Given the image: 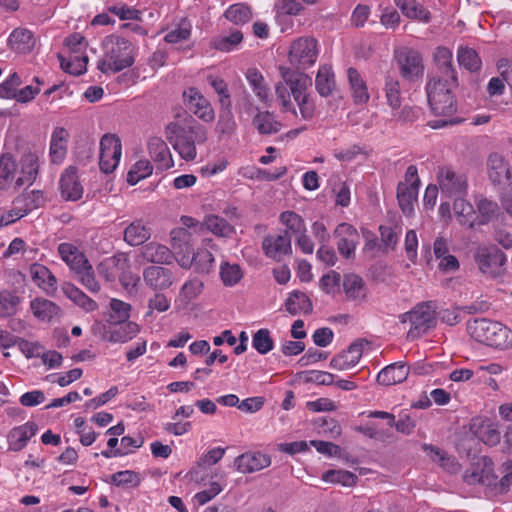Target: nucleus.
<instances>
[{"mask_svg": "<svg viewBox=\"0 0 512 512\" xmlns=\"http://www.w3.org/2000/svg\"><path fill=\"white\" fill-rule=\"evenodd\" d=\"M477 208L479 212L478 224H486L497 218L499 214L498 204L486 198L480 199L478 201Z\"/></svg>", "mask_w": 512, "mask_h": 512, "instance_id": "57", "label": "nucleus"}, {"mask_svg": "<svg viewBox=\"0 0 512 512\" xmlns=\"http://www.w3.org/2000/svg\"><path fill=\"white\" fill-rule=\"evenodd\" d=\"M343 290L348 300L362 301L366 297L364 280L356 274H346L344 276Z\"/></svg>", "mask_w": 512, "mask_h": 512, "instance_id": "31", "label": "nucleus"}, {"mask_svg": "<svg viewBox=\"0 0 512 512\" xmlns=\"http://www.w3.org/2000/svg\"><path fill=\"white\" fill-rule=\"evenodd\" d=\"M234 464L241 473H253L268 467L271 464V459L261 452H248L238 456Z\"/></svg>", "mask_w": 512, "mask_h": 512, "instance_id": "20", "label": "nucleus"}, {"mask_svg": "<svg viewBox=\"0 0 512 512\" xmlns=\"http://www.w3.org/2000/svg\"><path fill=\"white\" fill-rule=\"evenodd\" d=\"M17 170L16 160L11 153L0 156V189H7L14 179Z\"/></svg>", "mask_w": 512, "mask_h": 512, "instance_id": "41", "label": "nucleus"}, {"mask_svg": "<svg viewBox=\"0 0 512 512\" xmlns=\"http://www.w3.org/2000/svg\"><path fill=\"white\" fill-rule=\"evenodd\" d=\"M315 87L322 97H328L332 94L335 88V80L330 67L324 65L319 68L315 79Z\"/></svg>", "mask_w": 512, "mask_h": 512, "instance_id": "40", "label": "nucleus"}, {"mask_svg": "<svg viewBox=\"0 0 512 512\" xmlns=\"http://www.w3.org/2000/svg\"><path fill=\"white\" fill-rule=\"evenodd\" d=\"M236 129L232 106H221L216 132L221 136L230 137Z\"/></svg>", "mask_w": 512, "mask_h": 512, "instance_id": "46", "label": "nucleus"}, {"mask_svg": "<svg viewBox=\"0 0 512 512\" xmlns=\"http://www.w3.org/2000/svg\"><path fill=\"white\" fill-rule=\"evenodd\" d=\"M457 76H433L426 84L428 103L435 115L451 116L456 112V100L453 94L458 87Z\"/></svg>", "mask_w": 512, "mask_h": 512, "instance_id": "4", "label": "nucleus"}, {"mask_svg": "<svg viewBox=\"0 0 512 512\" xmlns=\"http://www.w3.org/2000/svg\"><path fill=\"white\" fill-rule=\"evenodd\" d=\"M437 179L442 193L448 197L463 196L467 191V177L450 166L439 167Z\"/></svg>", "mask_w": 512, "mask_h": 512, "instance_id": "11", "label": "nucleus"}, {"mask_svg": "<svg viewBox=\"0 0 512 512\" xmlns=\"http://www.w3.org/2000/svg\"><path fill=\"white\" fill-rule=\"evenodd\" d=\"M317 55V40L311 37H300L292 42L288 59L297 70H305L316 62Z\"/></svg>", "mask_w": 512, "mask_h": 512, "instance_id": "8", "label": "nucleus"}, {"mask_svg": "<svg viewBox=\"0 0 512 512\" xmlns=\"http://www.w3.org/2000/svg\"><path fill=\"white\" fill-rule=\"evenodd\" d=\"M252 346L259 354L264 355L270 352L274 347V341L270 336V331L262 328L254 333Z\"/></svg>", "mask_w": 512, "mask_h": 512, "instance_id": "58", "label": "nucleus"}, {"mask_svg": "<svg viewBox=\"0 0 512 512\" xmlns=\"http://www.w3.org/2000/svg\"><path fill=\"white\" fill-rule=\"evenodd\" d=\"M487 172L490 181L494 185H505L511 180V168L505 158L498 154L492 153L487 159Z\"/></svg>", "mask_w": 512, "mask_h": 512, "instance_id": "17", "label": "nucleus"}, {"mask_svg": "<svg viewBox=\"0 0 512 512\" xmlns=\"http://www.w3.org/2000/svg\"><path fill=\"white\" fill-rule=\"evenodd\" d=\"M203 224L209 231L220 237H229L235 231L234 227L227 220L217 215L206 216Z\"/></svg>", "mask_w": 512, "mask_h": 512, "instance_id": "45", "label": "nucleus"}, {"mask_svg": "<svg viewBox=\"0 0 512 512\" xmlns=\"http://www.w3.org/2000/svg\"><path fill=\"white\" fill-rule=\"evenodd\" d=\"M30 273L32 279L37 282L39 286L46 285L47 287H54L57 283L56 277L42 264H32Z\"/></svg>", "mask_w": 512, "mask_h": 512, "instance_id": "56", "label": "nucleus"}, {"mask_svg": "<svg viewBox=\"0 0 512 512\" xmlns=\"http://www.w3.org/2000/svg\"><path fill=\"white\" fill-rule=\"evenodd\" d=\"M220 277L225 286H234L243 278V271L238 264L224 262L220 266Z\"/></svg>", "mask_w": 512, "mask_h": 512, "instance_id": "55", "label": "nucleus"}, {"mask_svg": "<svg viewBox=\"0 0 512 512\" xmlns=\"http://www.w3.org/2000/svg\"><path fill=\"white\" fill-rule=\"evenodd\" d=\"M111 482L116 486L136 487L140 484L138 474L131 470L119 471L111 476Z\"/></svg>", "mask_w": 512, "mask_h": 512, "instance_id": "62", "label": "nucleus"}, {"mask_svg": "<svg viewBox=\"0 0 512 512\" xmlns=\"http://www.w3.org/2000/svg\"><path fill=\"white\" fill-rule=\"evenodd\" d=\"M39 158L33 152H26L20 160V176L15 181V187L20 188L23 185H31L37 178L39 171Z\"/></svg>", "mask_w": 512, "mask_h": 512, "instance_id": "21", "label": "nucleus"}, {"mask_svg": "<svg viewBox=\"0 0 512 512\" xmlns=\"http://www.w3.org/2000/svg\"><path fill=\"white\" fill-rule=\"evenodd\" d=\"M62 291L65 296L86 312H91L98 308V304L93 299L70 282L63 283Z\"/></svg>", "mask_w": 512, "mask_h": 512, "instance_id": "32", "label": "nucleus"}, {"mask_svg": "<svg viewBox=\"0 0 512 512\" xmlns=\"http://www.w3.org/2000/svg\"><path fill=\"white\" fill-rule=\"evenodd\" d=\"M148 151L151 158L161 169H168L173 166L170 150L163 139L151 137L148 141Z\"/></svg>", "mask_w": 512, "mask_h": 512, "instance_id": "26", "label": "nucleus"}, {"mask_svg": "<svg viewBox=\"0 0 512 512\" xmlns=\"http://www.w3.org/2000/svg\"><path fill=\"white\" fill-rule=\"evenodd\" d=\"M151 237L148 227L142 220H135L124 230V241L130 246H139L144 244Z\"/></svg>", "mask_w": 512, "mask_h": 512, "instance_id": "29", "label": "nucleus"}, {"mask_svg": "<svg viewBox=\"0 0 512 512\" xmlns=\"http://www.w3.org/2000/svg\"><path fill=\"white\" fill-rule=\"evenodd\" d=\"M243 40V33L240 30H234L229 35L216 37L212 41V46L221 52H230L236 48Z\"/></svg>", "mask_w": 512, "mask_h": 512, "instance_id": "50", "label": "nucleus"}, {"mask_svg": "<svg viewBox=\"0 0 512 512\" xmlns=\"http://www.w3.org/2000/svg\"><path fill=\"white\" fill-rule=\"evenodd\" d=\"M396 6L401 12L410 19L418 20L423 23H429L431 20L430 12L416 0H394Z\"/></svg>", "mask_w": 512, "mask_h": 512, "instance_id": "30", "label": "nucleus"}, {"mask_svg": "<svg viewBox=\"0 0 512 512\" xmlns=\"http://www.w3.org/2000/svg\"><path fill=\"white\" fill-rule=\"evenodd\" d=\"M20 298L9 290L0 292V317L6 318L16 314Z\"/></svg>", "mask_w": 512, "mask_h": 512, "instance_id": "52", "label": "nucleus"}, {"mask_svg": "<svg viewBox=\"0 0 512 512\" xmlns=\"http://www.w3.org/2000/svg\"><path fill=\"white\" fill-rule=\"evenodd\" d=\"M473 260L482 274L496 278L504 273L507 257L495 245H480L473 252Z\"/></svg>", "mask_w": 512, "mask_h": 512, "instance_id": "7", "label": "nucleus"}, {"mask_svg": "<svg viewBox=\"0 0 512 512\" xmlns=\"http://www.w3.org/2000/svg\"><path fill=\"white\" fill-rule=\"evenodd\" d=\"M423 449L434 461H439L441 465L446 467L450 472H455L458 469V464L455 462V460L448 457L447 454L440 448L425 444Z\"/></svg>", "mask_w": 512, "mask_h": 512, "instance_id": "60", "label": "nucleus"}, {"mask_svg": "<svg viewBox=\"0 0 512 512\" xmlns=\"http://www.w3.org/2000/svg\"><path fill=\"white\" fill-rule=\"evenodd\" d=\"M143 279L147 286L156 291L168 289L174 281L170 269L162 266H148L143 271Z\"/></svg>", "mask_w": 512, "mask_h": 512, "instance_id": "19", "label": "nucleus"}, {"mask_svg": "<svg viewBox=\"0 0 512 512\" xmlns=\"http://www.w3.org/2000/svg\"><path fill=\"white\" fill-rule=\"evenodd\" d=\"M58 59L62 70L69 74L81 75L86 71L88 56H75L74 59L66 61L61 54H58Z\"/></svg>", "mask_w": 512, "mask_h": 512, "instance_id": "59", "label": "nucleus"}, {"mask_svg": "<svg viewBox=\"0 0 512 512\" xmlns=\"http://www.w3.org/2000/svg\"><path fill=\"white\" fill-rule=\"evenodd\" d=\"M280 222L286 226V230L300 235L306 232V226L303 218L294 211H284L280 214Z\"/></svg>", "mask_w": 512, "mask_h": 512, "instance_id": "53", "label": "nucleus"}, {"mask_svg": "<svg viewBox=\"0 0 512 512\" xmlns=\"http://www.w3.org/2000/svg\"><path fill=\"white\" fill-rule=\"evenodd\" d=\"M141 256L150 263L170 264L174 259V253L165 245L157 242H149L141 249Z\"/></svg>", "mask_w": 512, "mask_h": 512, "instance_id": "25", "label": "nucleus"}, {"mask_svg": "<svg viewBox=\"0 0 512 512\" xmlns=\"http://www.w3.org/2000/svg\"><path fill=\"white\" fill-rule=\"evenodd\" d=\"M369 342L365 339L354 341L347 350L339 353L331 359L330 366L336 370H348L354 367L362 357L364 345Z\"/></svg>", "mask_w": 512, "mask_h": 512, "instance_id": "14", "label": "nucleus"}, {"mask_svg": "<svg viewBox=\"0 0 512 512\" xmlns=\"http://www.w3.org/2000/svg\"><path fill=\"white\" fill-rule=\"evenodd\" d=\"M434 61L439 75L442 77L457 76L455 67L452 64V52L450 49L439 46L434 53Z\"/></svg>", "mask_w": 512, "mask_h": 512, "instance_id": "36", "label": "nucleus"}, {"mask_svg": "<svg viewBox=\"0 0 512 512\" xmlns=\"http://www.w3.org/2000/svg\"><path fill=\"white\" fill-rule=\"evenodd\" d=\"M224 16L235 25H243L252 19V11L249 6L238 3L231 5Z\"/></svg>", "mask_w": 512, "mask_h": 512, "instance_id": "47", "label": "nucleus"}, {"mask_svg": "<svg viewBox=\"0 0 512 512\" xmlns=\"http://www.w3.org/2000/svg\"><path fill=\"white\" fill-rule=\"evenodd\" d=\"M9 43L14 51L25 54L33 49L35 40L31 31L17 28L11 33Z\"/></svg>", "mask_w": 512, "mask_h": 512, "instance_id": "33", "label": "nucleus"}, {"mask_svg": "<svg viewBox=\"0 0 512 512\" xmlns=\"http://www.w3.org/2000/svg\"><path fill=\"white\" fill-rule=\"evenodd\" d=\"M191 35L190 25L183 20L175 29L169 31L164 40L167 43H178L183 40H187Z\"/></svg>", "mask_w": 512, "mask_h": 512, "instance_id": "64", "label": "nucleus"}, {"mask_svg": "<svg viewBox=\"0 0 512 512\" xmlns=\"http://www.w3.org/2000/svg\"><path fill=\"white\" fill-rule=\"evenodd\" d=\"M396 63L402 78L409 82H415L424 74V64L419 52L403 48L395 53Z\"/></svg>", "mask_w": 512, "mask_h": 512, "instance_id": "9", "label": "nucleus"}, {"mask_svg": "<svg viewBox=\"0 0 512 512\" xmlns=\"http://www.w3.org/2000/svg\"><path fill=\"white\" fill-rule=\"evenodd\" d=\"M120 326L105 332L103 338L115 343H125L139 332V326L134 322L119 324Z\"/></svg>", "mask_w": 512, "mask_h": 512, "instance_id": "37", "label": "nucleus"}, {"mask_svg": "<svg viewBox=\"0 0 512 512\" xmlns=\"http://www.w3.org/2000/svg\"><path fill=\"white\" fill-rule=\"evenodd\" d=\"M385 96L388 105L392 109H398L401 106V89L397 79L387 76L385 79Z\"/></svg>", "mask_w": 512, "mask_h": 512, "instance_id": "54", "label": "nucleus"}, {"mask_svg": "<svg viewBox=\"0 0 512 512\" xmlns=\"http://www.w3.org/2000/svg\"><path fill=\"white\" fill-rule=\"evenodd\" d=\"M245 76L259 100L266 102L269 96V88L265 84L261 72L256 68H249Z\"/></svg>", "mask_w": 512, "mask_h": 512, "instance_id": "42", "label": "nucleus"}, {"mask_svg": "<svg viewBox=\"0 0 512 512\" xmlns=\"http://www.w3.org/2000/svg\"><path fill=\"white\" fill-rule=\"evenodd\" d=\"M325 482L341 484L345 487H352L356 484L357 476L346 470H328L322 475Z\"/></svg>", "mask_w": 512, "mask_h": 512, "instance_id": "51", "label": "nucleus"}, {"mask_svg": "<svg viewBox=\"0 0 512 512\" xmlns=\"http://www.w3.org/2000/svg\"><path fill=\"white\" fill-rule=\"evenodd\" d=\"M334 235L339 238L337 242L339 253L347 259L352 258L360 240L357 229L349 223H341L334 230Z\"/></svg>", "mask_w": 512, "mask_h": 512, "instance_id": "13", "label": "nucleus"}, {"mask_svg": "<svg viewBox=\"0 0 512 512\" xmlns=\"http://www.w3.org/2000/svg\"><path fill=\"white\" fill-rule=\"evenodd\" d=\"M467 331L477 342L497 349L512 346V331L500 322L476 318L467 323Z\"/></svg>", "mask_w": 512, "mask_h": 512, "instance_id": "5", "label": "nucleus"}, {"mask_svg": "<svg viewBox=\"0 0 512 512\" xmlns=\"http://www.w3.org/2000/svg\"><path fill=\"white\" fill-rule=\"evenodd\" d=\"M183 97L189 110L199 119L204 122L214 120L215 114L210 102L196 88H189L184 92Z\"/></svg>", "mask_w": 512, "mask_h": 512, "instance_id": "15", "label": "nucleus"}, {"mask_svg": "<svg viewBox=\"0 0 512 512\" xmlns=\"http://www.w3.org/2000/svg\"><path fill=\"white\" fill-rule=\"evenodd\" d=\"M418 189L409 187L407 183L400 182L397 186V199L402 212L409 216L414 210V201H416Z\"/></svg>", "mask_w": 512, "mask_h": 512, "instance_id": "39", "label": "nucleus"}, {"mask_svg": "<svg viewBox=\"0 0 512 512\" xmlns=\"http://www.w3.org/2000/svg\"><path fill=\"white\" fill-rule=\"evenodd\" d=\"M207 82L218 94L221 106H232L228 86L222 78L209 75L207 77Z\"/></svg>", "mask_w": 512, "mask_h": 512, "instance_id": "61", "label": "nucleus"}, {"mask_svg": "<svg viewBox=\"0 0 512 512\" xmlns=\"http://www.w3.org/2000/svg\"><path fill=\"white\" fill-rule=\"evenodd\" d=\"M409 367L403 362H396L384 367L377 375V382L384 386L395 385L405 381Z\"/></svg>", "mask_w": 512, "mask_h": 512, "instance_id": "24", "label": "nucleus"}, {"mask_svg": "<svg viewBox=\"0 0 512 512\" xmlns=\"http://www.w3.org/2000/svg\"><path fill=\"white\" fill-rule=\"evenodd\" d=\"M37 430L38 426L34 422H27L24 425L14 427L7 436L9 449L15 452L22 450Z\"/></svg>", "mask_w": 512, "mask_h": 512, "instance_id": "22", "label": "nucleus"}, {"mask_svg": "<svg viewBox=\"0 0 512 512\" xmlns=\"http://www.w3.org/2000/svg\"><path fill=\"white\" fill-rule=\"evenodd\" d=\"M262 248L266 256L281 261L283 256L292 253L290 233L284 230L278 235H267L263 239Z\"/></svg>", "mask_w": 512, "mask_h": 512, "instance_id": "12", "label": "nucleus"}, {"mask_svg": "<svg viewBox=\"0 0 512 512\" xmlns=\"http://www.w3.org/2000/svg\"><path fill=\"white\" fill-rule=\"evenodd\" d=\"M185 254L178 260L182 267L193 266L195 271L201 274H208L214 265V256L206 248H199L196 252L187 243L179 245Z\"/></svg>", "mask_w": 512, "mask_h": 512, "instance_id": "10", "label": "nucleus"}, {"mask_svg": "<svg viewBox=\"0 0 512 512\" xmlns=\"http://www.w3.org/2000/svg\"><path fill=\"white\" fill-rule=\"evenodd\" d=\"M100 154L102 158L121 157V141L114 134H105L100 140Z\"/></svg>", "mask_w": 512, "mask_h": 512, "instance_id": "49", "label": "nucleus"}, {"mask_svg": "<svg viewBox=\"0 0 512 512\" xmlns=\"http://www.w3.org/2000/svg\"><path fill=\"white\" fill-rule=\"evenodd\" d=\"M68 137L69 133L65 128L56 127L54 129L50 142V156L53 163L59 164L64 160L67 154Z\"/></svg>", "mask_w": 512, "mask_h": 512, "instance_id": "28", "label": "nucleus"}, {"mask_svg": "<svg viewBox=\"0 0 512 512\" xmlns=\"http://www.w3.org/2000/svg\"><path fill=\"white\" fill-rule=\"evenodd\" d=\"M498 470L502 475L500 480L494 472L491 458L481 456L475 458L470 467L464 472L463 480L469 485L479 483L498 488L500 492H506L512 484V460L504 461Z\"/></svg>", "mask_w": 512, "mask_h": 512, "instance_id": "2", "label": "nucleus"}, {"mask_svg": "<svg viewBox=\"0 0 512 512\" xmlns=\"http://www.w3.org/2000/svg\"><path fill=\"white\" fill-rule=\"evenodd\" d=\"M280 72L294 100H300L301 96H308L306 91L312 85V80L307 74L284 67L280 68Z\"/></svg>", "mask_w": 512, "mask_h": 512, "instance_id": "16", "label": "nucleus"}, {"mask_svg": "<svg viewBox=\"0 0 512 512\" xmlns=\"http://www.w3.org/2000/svg\"><path fill=\"white\" fill-rule=\"evenodd\" d=\"M103 56L97 62V69L104 74L117 73L131 67L134 62L133 44L120 36H106L102 42Z\"/></svg>", "mask_w": 512, "mask_h": 512, "instance_id": "3", "label": "nucleus"}, {"mask_svg": "<svg viewBox=\"0 0 512 512\" xmlns=\"http://www.w3.org/2000/svg\"><path fill=\"white\" fill-rule=\"evenodd\" d=\"M61 196L66 201H77L82 197L83 187L79 182L77 168L69 166L60 178Z\"/></svg>", "mask_w": 512, "mask_h": 512, "instance_id": "18", "label": "nucleus"}, {"mask_svg": "<svg viewBox=\"0 0 512 512\" xmlns=\"http://www.w3.org/2000/svg\"><path fill=\"white\" fill-rule=\"evenodd\" d=\"M33 315L41 321H51L60 312V308L52 301L44 298H35L30 303Z\"/></svg>", "mask_w": 512, "mask_h": 512, "instance_id": "34", "label": "nucleus"}, {"mask_svg": "<svg viewBox=\"0 0 512 512\" xmlns=\"http://www.w3.org/2000/svg\"><path fill=\"white\" fill-rule=\"evenodd\" d=\"M77 276L81 284L91 293H98L100 291V284L95 279L94 271L90 264L83 271L78 272Z\"/></svg>", "mask_w": 512, "mask_h": 512, "instance_id": "63", "label": "nucleus"}, {"mask_svg": "<svg viewBox=\"0 0 512 512\" xmlns=\"http://www.w3.org/2000/svg\"><path fill=\"white\" fill-rule=\"evenodd\" d=\"M457 59L460 66L470 72H477L481 69L482 61L478 53L469 47H459L457 51Z\"/></svg>", "mask_w": 512, "mask_h": 512, "instance_id": "44", "label": "nucleus"}, {"mask_svg": "<svg viewBox=\"0 0 512 512\" xmlns=\"http://www.w3.org/2000/svg\"><path fill=\"white\" fill-rule=\"evenodd\" d=\"M110 313L107 321L113 325L127 323L130 317L131 305L119 299H111Z\"/></svg>", "mask_w": 512, "mask_h": 512, "instance_id": "43", "label": "nucleus"}, {"mask_svg": "<svg viewBox=\"0 0 512 512\" xmlns=\"http://www.w3.org/2000/svg\"><path fill=\"white\" fill-rule=\"evenodd\" d=\"M184 115L183 122L174 121L166 126L165 136L181 158L191 161L197 155L195 143H204L207 140V133L191 115L187 112H184Z\"/></svg>", "mask_w": 512, "mask_h": 512, "instance_id": "1", "label": "nucleus"}, {"mask_svg": "<svg viewBox=\"0 0 512 512\" xmlns=\"http://www.w3.org/2000/svg\"><path fill=\"white\" fill-rule=\"evenodd\" d=\"M252 124L261 135L276 134L283 126L275 114L269 111H258L252 119Z\"/></svg>", "mask_w": 512, "mask_h": 512, "instance_id": "27", "label": "nucleus"}, {"mask_svg": "<svg viewBox=\"0 0 512 512\" xmlns=\"http://www.w3.org/2000/svg\"><path fill=\"white\" fill-rule=\"evenodd\" d=\"M58 252L62 260L76 274L83 271V269L90 264L84 253L70 243H61L58 246Z\"/></svg>", "mask_w": 512, "mask_h": 512, "instance_id": "23", "label": "nucleus"}, {"mask_svg": "<svg viewBox=\"0 0 512 512\" xmlns=\"http://www.w3.org/2000/svg\"><path fill=\"white\" fill-rule=\"evenodd\" d=\"M348 80L355 103H366L369 100L367 86L360 73L353 67L347 70Z\"/></svg>", "mask_w": 512, "mask_h": 512, "instance_id": "38", "label": "nucleus"}, {"mask_svg": "<svg viewBox=\"0 0 512 512\" xmlns=\"http://www.w3.org/2000/svg\"><path fill=\"white\" fill-rule=\"evenodd\" d=\"M474 433L480 441L489 446L497 445L501 439V433L494 423H482Z\"/></svg>", "mask_w": 512, "mask_h": 512, "instance_id": "48", "label": "nucleus"}, {"mask_svg": "<svg viewBox=\"0 0 512 512\" xmlns=\"http://www.w3.org/2000/svg\"><path fill=\"white\" fill-rule=\"evenodd\" d=\"M285 308L292 315H296L300 312L309 314L313 310V304L304 292L293 291L285 302Z\"/></svg>", "mask_w": 512, "mask_h": 512, "instance_id": "35", "label": "nucleus"}, {"mask_svg": "<svg viewBox=\"0 0 512 512\" xmlns=\"http://www.w3.org/2000/svg\"><path fill=\"white\" fill-rule=\"evenodd\" d=\"M401 323L409 322L411 328L407 333L410 339H416L436 326L437 320L432 302H423L416 305L411 311L399 316Z\"/></svg>", "mask_w": 512, "mask_h": 512, "instance_id": "6", "label": "nucleus"}]
</instances>
